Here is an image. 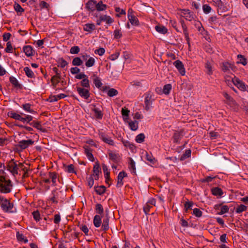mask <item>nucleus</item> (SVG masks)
Instances as JSON below:
<instances>
[{
  "mask_svg": "<svg viewBox=\"0 0 248 248\" xmlns=\"http://www.w3.org/2000/svg\"><path fill=\"white\" fill-rule=\"evenodd\" d=\"M183 136V131H180L175 132L173 135V142L175 143H178Z\"/></svg>",
  "mask_w": 248,
  "mask_h": 248,
  "instance_id": "obj_25",
  "label": "nucleus"
},
{
  "mask_svg": "<svg viewBox=\"0 0 248 248\" xmlns=\"http://www.w3.org/2000/svg\"><path fill=\"white\" fill-rule=\"evenodd\" d=\"M145 139V136L144 134L140 133L139 135H138L136 137V141L138 143H142L144 141Z\"/></svg>",
  "mask_w": 248,
  "mask_h": 248,
  "instance_id": "obj_53",
  "label": "nucleus"
},
{
  "mask_svg": "<svg viewBox=\"0 0 248 248\" xmlns=\"http://www.w3.org/2000/svg\"><path fill=\"white\" fill-rule=\"evenodd\" d=\"M213 2L215 6L218 8V13H219V12L222 13L227 10V7L224 5L221 0H213Z\"/></svg>",
  "mask_w": 248,
  "mask_h": 248,
  "instance_id": "obj_11",
  "label": "nucleus"
},
{
  "mask_svg": "<svg viewBox=\"0 0 248 248\" xmlns=\"http://www.w3.org/2000/svg\"><path fill=\"white\" fill-rule=\"evenodd\" d=\"M214 209L218 211L217 214L222 215L229 212V207L227 205H222V204L220 203L216 204L214 206Z\"/></svg>",
  "mask_w": 248,
  "mask_h": 248,
  "instance_id": "obj_4",
  "label": "nucleus"
},
{
  "mask_svg": "<svg viewBox=\"0 0 248 248\" xmlns=\"http://www.w3.org/2000/svg\"><path fill=\"white\" fill-rule=\"evenodd\" d=\"M180 22L181 24L183 30V32L185 35V38L187 41V43L188 46H190V38L189 37L188 32L187 30V28L186 25L185 23L184 20L182 19H180Z\"/></svg>",
  "mask_w": 248,
  "mask_h": 248,
  "instance_id": "obj_12",
  "label": "nucleus"
},
{
  "mask_svg": "<svg viewBox=\"0 0 248 248\" xmlns=\"http://www.w3.org/2000/svg\"><path fill=\"white\" fill-rule=\"evenodd\" d=\"M247 210V206L245 205L241 204L236 207L235 212L237 214H240L243 212L246 211Z\"/></svg>",
  "mask_w": 248,
  "mask_h": 248,
  "instance_id": "obj_41",
  "label": "nucleus"
},
{
  "mask_svg": "<svg viewBox=\"0 0 248 248\" xmlns=\"http://www.w3.org/2000/svg\"><path fill=\"white\" fill-rule=\"evenodd\" d=\"M95 192L99 195H101L104 194L106 191V187L104 186H101L95 187Z\"/></svg>",
  "mask_w": 248,
  "mask_h": 248,
  "instance_id": "obj_40",
  "label": "nucleus"
},
{
  "mask_svg": "<svg viewBox=\"0 0 248 248\" xmlns=\"http://www.w3.org/2000/svg\"><path fill=\"white\" fill-rule=\"evenodd\" d=\"M139 122L137 121L128 122V125L131 130L136 131L138 128Z\"/></svg>",
  "mask_w": 248,
  "mask_h": 248,
  "instance_id": "obj_33",
  "label": "nucleus"
},
{
  "mask_svg": "<svg viewBox=\"0 0 248 248\" xmlns=\"http://www.w3.org/2000/svg\"><path fill=\"white\" fill-rule=\"evenodd\" d=\"M77 91L78 94L85 99H88L90 97V92L88 88H84L77 86Z\"/></svg>",
  "mask_w": 248,
  "mask_h": 248,
  "instance_id": "obj_6",
  "label": "nucleus"
},
{
  "mask_svg": "<svg viewBox=\"0 0 248 248\" xmlns=\"http://www.w3.org/2000/svg\"><path fill=\"white\" fill-rule=\"evenodd\" d=\"M191 150L190 149H188L186 150L185 152L181 156L180 159L181 161H183L186 159L187 158H188L191 155Z\"/></svg>",
  "mask_w": 248,
  "mask_h": 248,
  "instance_id": "obj_44",
  "label": "nucleus"
},
{
  "mask_svg": "<svg viewBox=\"0 0 248 248\" xmlns=\"http://www.w3.org/2000/svg\"><path fill=\"white\" fill-rule=\"evenodd\" d=\"M107 8L106 4H103L102 1H99L96 3V9L98 11H102L105 10Z\"/></svg>",
  "mask_w": 248,
  "mask_h": 248,
  "instance_id": "obj_31",
  "label": "nucleus"
},
{
  "mask_svg": "<svg viewBox=\"0 0 248 248\" xmlns=\"http://www.w3.org/2000/svg\"><path fill=\"white\" fill-rule=\"evenodd\" d=\"M156 31L161 33L165 34L167 32L168 30L162 25H157L155 27Z\"/></svg>",
  "mask_w": 248,
  "mask_h": 248,
  "instance_id": "obj_37",
  "label": "nucleus"
},
{
  "mask_svg": "<svg viewBox=\"0 0 248 248\" xmlns=\"http://www.w3.org/2000/svg\"><path fill=\"white\" fill-rule=\"evenodd\" d=\"M32 215L33 216V218L36 222L39 221L41 219L40 214L38 210L34 211L32 212Z\"/></svg>",
  "mask_w": 248,
  "mask_h": 248,
  "instance_id": "obj_50",
  "label": "nucleus"
},
{
  "mask_svg": "<svg viewBox=\"0 0 248 248\" xmlns=\"http://www.w3.org/2000/svg\"><path fill=\"white\" fill-rule=\"evenodd\" d=\"M16 237L18 240L19 241L23 242L24 243H27L28 242V240L25 238L24 235L22 233H20L19 232H17Z\"/></svg>",
  "mask_w": 248,
  "mask_h": 248,
  "instance_id": "obj_55",
  "label": "nucleus"
},
{
  "mask_svg": "<svg viewBox=\"0 0 248 248\" xmlns=\"http://www.w3.org/2000/svg\"><path fill=\"white\" fill-rule=\"evenodd\" d=\"M129 168L130 170H132V172L134 173H136V167H135V162L133 160V159L130 157L129 158Z\"/></svg>",
  "mask_w": 248,
  "mask_h": 248,
  "instance_id": "obj_43",
  "label": "nucleus"
},
{
  "mask_svg": "<svg viewBox=\"0 0 248 248\" xmlns=\"http://www.w3.org/2000/svg\"><path fill=\"white\" fill-rule=\"evenodd\" d=\"M49 176L50 178L51 179L53 184L56 183V180L57 178L56 173L55 172H49Z\"/></svg>",
  "mask_w": 248,
  "mask_h": 248,
  "instance_id": "obj_63",
  "label": "nucleus"
},
{
  "mask_svg": "<svg viewBox=\"0 0 248 248\" xmlns=\"http://www.w3.org/2000/svg\"><path fill=\"white\" fill-rule=\"evenodd\" d=\"M80 51V48L78 46H72L70 50V53L72 54H77Z\"/></svg>",
  "mask_w": 248,
  "mask_h": 248,
  "instance_id": "obj_58",
  "label": "nucleus"
},
{
  "mask_svg": "<svg viewBox=\"0 0 248 248\" xmlns=\"http://www.w3.org/2000/svg\"><path fill=\"white\" fill-rule=\"evenodd\" d=\"M234 68L233 64L228 62H224L222 63L221 69L224 72H229L230 70L233 71Z\"/></svg>",
  "mask_w": 248,
  "mask_h": 248,
  "instance_id": "obj_14",
  "label": "nucleus"
},
{
  "mask_svg": "<svg viewBox=\"0 0 248 248\" xmlns=\"http://www.w3.org/2000/svg\"><path fill=\"white\" fill-rule=\"evenodd\" d=\"M83 148L84 149V153L85 155H86L88 158L91 161H94V157L93 155L92 154L93 150L91 149V148H90L87 145H84L83 147Z\"/></svg>",
  "mask_w": 248,
  "mask_h": 248,
  "instance_id": "obj_16",
  "label": "nucleus"
},
{
  "mask_svg": "<svg viewBox=\"0 0 248 248\" xmlns=\"http://www.w3.org/2000/svg\"><path fill=\"white\" fill-rule=\"evenodd\" d=\"M154 96L153 93L149 92L145 93V109L147 110H149L154 100V99L153 98Z\"/></svg>",
  "mask_w": 248,
  "mask_h": 248,
  "instance_id": "obj_5",
  "label": "nucleus"
},
{
  "mask_svg": "<svg viewBox=\"0 0 248 248\" xmlns=\"http://www.w3.org/2000/svg\"><path fill=\"white\" fill-rule=\"evenodd\" d=\"M122 142L125 147L129 148L131 150H133L135 148L134 145L127 140H122Z\"/></svg>",
  "mask_w": 248,
  "mask_h": 248,
  "instance_id": "obj_57",
  "label": "nucleus"
},
{
  "mask_svg": "<svg viewBox=\"0 0 248 248\" xmlns=\"http://www.w3.org/2000/svg\"><path fill=\"white\" fill-rule=\"evenodd\" d=\"M78 232L75 231L72 232L71 230L65 231L63 232V235L65 238L68 239L69 241H72L73 239L77 238L78 235Z\"/></svg>",
  "mask_w": 248,
  "mask_h": 248,
  "instance_id": "obj_9",
  "label": "nucleus"
},
{
  "mask_svg": "<svg viewBox=\"0 0 248 248\" xmlns=\"http://www.w3.org/2000/svg\"><path fill=\"white\" fill-rule=\"evenodd\" d=\"M152 206L150 205L149 203H146V204L143 207V211L145 214H148L151 208H152Z\"/></svg>",
  "mask_w": 248,
  "mask_h": 248,
  "instance_id": "obj_64",
  "label": "nucleus"
},
{
  "mask_svg": "<svg viewBox=\"0 0 248 248\" xmlns=\"http://www.w3.org/2000/svg\"><path fill=\"white\" fill-rule=\"evenodd\" d=\"M0 207L2 210L6 213H14V204L8 200L4 198L1 204Z\"/></svg>",
  "mask_w": 248,
  "mask_h": 248,
  "instance_id": "obj_3",
  "label": "nucleus"
},
{
  "mask_svg": "<svg viewBox=\"0 0 248 248\" xmlns=\"http://www.w3.org/2000/svg\"><path fill=\"white\" fill-rule=\"evenodd\" d=\"M193 214L197 217H200L202 216V212L198 208H194L193 209Z\"/></svg>",
  "mask_w": 248,
  "mask_h": 248,
  "instance_id": "obj_60",
  "label": "nucleus"
},
{
  "mask_svg": "<svg viewBox=\"0 0 248 248\" xmlns=\"http://www.w3.org/2000/svg\"><path fill=\"white\" fill-rule=\"evenodd\" d=\"M93 175H94V179L97 180L99 178V175L100 172V167L98 162L95 163L93 168Z\"/></svg>",
  "mask_w": 248,
  "mask_h": 248,
  "instance_id": "obj_19",
  "label": "nucleus"
},
{
  "mask_svg": "<svg viewBox=\"0 0 248 248\" xmlns=\"http://www.w3.org/2000/svg\"><path fill=\"white\" fill-rule=\"evenodd\" d=\"M231 79L232 80V82L233 83V84L237 86L239 89H240L241 90H244L245 89V85L238 78H237L235 76H234V78Z\"/></svg>",
  "mask_w": 248,
  "mask_h": 248,
  "instance_id": "obj_13",
  "label": "nucleus"
},
{
  "mask_svg": "<svg viewBox=\"0 0 248 248\" xmlns=\"http://www.w3.org/2000/svg\"><path fill=\"white\" fill-rule=\"evenodd\" d=\"M212 193L215 196H221L223 194V191L221 188L216 187L212 189Z\"/></svg>",
  "mask_w": 248,
  "mask_h": 248,
  "instance_id": "obj_38",
  "label": "nucleus"
},
{
  "mask_svg": "<svg viewBox=\"0 0 248 248\" xmlns=\"http://www.w3.org/2000/svg\"><path fill=\"white\" fill-rule=\"evenodd\" d=\"M23 115V114H21V115L17 114L14 112H11L9 113L8 116L10 117L11 118H12L13 119H15V120L20 121L21 119V117Z\"/></svg>",
  "mask_w": 248,
  "mask_h": 248,
  "instance_id": "obj_39",
  "label": "nucleus"
},
{
  "mask_svg": "<svg viewBox=\"0 0 248 248\" xmlns=\"http://www.w3.org/2000/svg\"><path fill=\"white\" fill-rule=\"evenodd\" d=\"M118 92L117 90L111 88L110 89L108 92V95L109 97H113L114 96H116L118 94Z\"/></svg>",
  "mask_w": 248,
  "mask_h": 248,
  "instance_id": "obj_52",
  "label": "nucleus"
},
{
  "mask_svg": "<svg viewBox=\"0 0 248 248\" xmlns=\"http://www.w3.org/2000/svg\"><path fill=\"white\" fill-rule=\"evenodd\" d=\"M205 67L207 69L206 73L208 75H212L213 73L212 63L209 61H207L205 64Z\"/></svg>",
  "mask_w": 248,
  "mask_h": 248,
  "instance_id": "obj_36",
  "label": "nucleus"
},
{
  "mask_svg": "<svg viewBox=\"0 0 248 248\" xmlns=\"http://www.w3.org/2000/svg\"><path fill=\"white\" fill-rule=\"evenodd\" d=\"M95 29V26L94 24L87 23L84 25L83 30L86 31L91 32Z\"/></svg>",
  "mask_w": 248,
  "mask_h": 248,
  "instance_id": "obj_28",
  "label": "nucleus"
},
{
  "mask_svg": "<svg viewBox=\"0 0 248 248\" xmlns=\"http://www.w3.org/2000/svg\"><path fill=\"white\" fill-rule=\"evenodd\" d=\"M82 63L83 62L79 57H76L72 61V64L74 66H80Z\"/></svg>",
  "mask_w": 248,
  "mask_h": 248,
  "instance_id": "obj_46",
  "label": "nucleus"
},
{
  "mask_svg": "<svg viewBox=\"0 0 248 248\" xmlns=\"http://www.w3.org/2000/svg\"><path fill=\"white\" fill-rule=\"evenodd\" d=\"M30 145H31V140H22L18 142L17 146L21 149H25Z\"/></svg>",
  "mask_w": 248,
  "mask_h": 248,
  "instance_id": "obj_20",
  "label": "nucleus"
},
{
  "mask_svg": "<svg viewBox=\"0 0 248 248\" xmlns=\"http://www.w3.org/2000/svg\"><path fill=\"white\" fill-rule=\"evenodd\" d=\"M80 85L84 88H90V83L89 80L88 79V77L84 78L80 82Z\"/></svg>",
  "mask_w": 248,
  "mask_h": 248,
  "instance_id": "obj_45",
  "label": "nucleus"
},
{
  "mask_svg": "<svg viewBox=\"0 0 248 248\" xmlns=\"http://www.w3.org/2000/svg\"><path fill=\"white\" fill-rule=\"evenodd\" d=\"M171 89V85L170 84L165 85L163 89V93L165 94H169Z\"/></svg>",
  "mask_w": 248,
  "mask_h": 248,
  "instance_id": "obj_54",
  "label": "nucleus"
},
{
  "mask_svg": "<svg viewBox=\"0 0 248 248\" xmlns=\"http://www.w3.org/2000/svg\"><path fill=\"white\" fill-rule=\"evenodd\" d=\"M39 7L41 9H46L47 10H49V5L44 1H41L39 3Z\"/></svg>",
  "mask_w": 248,
  "mask_h": 248,
  "instance_id": "obj_56",
  "label": "nucleus"
},
{
  "mask_svg": "<svg viewBox=\"0 0 248 248\" xmlns=\"http://www.w3.org/2000/svg\"><path fill=\"white\" fill-rule=\"evenodd\" d=\"M100 139L105 143L113 145L114 144L113 140L109 137L102 133L100 135Z\"/></svg>",
  "mask_w": 248,
  "mask_h": 248,
  "instance_id": "obj_23",
  "label": "nucleus"
},
{
  "mask_svg": "<svg viewBox=\"0 0 248 248\" xmlns=\"http://www.w3.org/2000/svg\"><path fill=\"white\" fill-rule=\"evenodd\" d=\"M130 111L124 108H122V114L124 117V120L126 122V120H127V117L129 116Z\"/></svg>",
  "mask_w": 248,
  "mask_h": 248,
  "instance_id": "obj_48",
  "label": "nucleus"
},
{
  "mask_svg": "<svg viewBox=\"0 0 248 248\" xmlns=\"http://www.w3.org/2000/svg\"><path fill=\"white\" fill-rule=\"evenodd\" d=\"M12 185L11 181L3 176H0V192L8 193L11 192Z\"/></svg>",
  "mask_w": 248,
  "mask_h": 248,
  "instance_id": "obj_2",
  "label": "nucleus"
},
{
  "mask_svg": "<svg viewBox=\"0 0 248 248\" xmlns=\"http://www.w3.org/2000/svg\"><path fill=\"white\" fill-rule=\"evenodd\" d=\"M95 211L96 213L101 215L103 214L104 209L102 205L100 203H97L95 206Z\"/></svg>",
  "mask_w": 248,
  "mask_h": 248,
  "instance_id": "obj_47",
  "label": "nucleus"
},
{
  "mask_svg": "<svg viewBox=\"0 0 248 248\" xmlns=\"http://www.w3.org/2000/svg\"><path fill=\"white\" fill-rule=\"evenodd\" d=\"M32 126H33L34 128L42 130V125L41 122L37 120L36 119L33 120V118L32 117Z\"/></svg>",
  "mask_w": 248,
  "mask_h": 248,
  "instance_id": "obj_35",
  "label": "nucleus"
},
{
  "mask_svg": "<svg viewBox=\"0 0 248 248\" xmlns=\"http://www.w3.org/2000/svg\"><path fill=\"white\" fill-rule=\"evenodd\" d=\"M223 96L226 99V102L227 104L229 105H233L235 104V101L227 93H223Z\"/></svg>",
  "mask_w": 248,
  "mask_h": 248,
  "instance_id": "obj_29",
  "label": "nucleus"
},
{
  "mask_svg": "<svg viewBox=\"0 0 248 248\" xmlns=\"http://www.w3.org/2000/svg\"><path fill=\"white\" fill-rule=\"evenodd\" d=\"M93 222L95 227H99L102 222L101 216L98 215H95L93 217Z\"/></svg>",
  "mask_w": 248,
  "mask_h": 248,
  "instance_id": "obj_27",
  "label": "nucleus"
},
{
  "mask_svg": "<svg viewBox=\"0 0 248 248\" xmlns=\"http://www.w3.org/2000/svg\"><path fill=\"white\" fill-rule=\"evenodd\" d=\"M31 121V116L29 115H26L25 114H23L20 120V121L23 122L24 124H27L29 123Z\"/></svg>",
  "mask_w": 248,
  "mask_h": 248,
  "instance_id": "obj_49",
  "label": "nucleus"
},
{
  "mask_svg": "<svg viewBox=\"0 0 248 248\" xmlns=\"http://www.w3.org/2000/svg\"><path fill=\"white\" fill-rule=\"evenodd\" d=\"M93 83L94 84H95V86L98 88H100L102 85V83L100 80V79H99V78L98 77H96L94 80H93Z\"/></svg>",
  "mask_w": 248,
  "mask_h": 248,
  "instance_id": "obj_59",
  "label": "nucleus"
},
{
  "mask_svg": "<svg viewBox=\"0 0 248 248\" xmlns=\"http://www.w3.org/2000/svg\"><path fill=\"white\" fill-rule=\"evenodd\" d=\"M9 80H10V81L11 83V84L15 87L17 88H21L20 84H19L18 80H17V79L16 78H15L13 76H11L10 77Z\"/></svg>",
  "mask_w": 248,
  "mask_h": 248,
  "instance_id": "obj_32",
  "label": "nucleus"
},
{
  "mask_svg": "<svg viewBox=\"0 0 248 248\" xmlns=\"http://www.w3.org/2000/svg\"><path fill=\"white\" fill-rule=\"evenodd\" d=\"M92 106L93 107L92 110L94 112L95 118L97 119H102L103 115L102 112L98 108H96L95 105H92Z\"/></svg>",
  "mask_w": 248,
  "mask_h": 248,
  "instance_id": "obj_21",
  "label": "nucleus"
},
{
  "mask_svg": "<svg viewBox=\"0 0 248 248\" xmlns=\"http://www.w3.org/2000/svg\"><path fill=\"white\" fill-rule=\"evenodd\" d=\"M65 170L68 173H76V171L74 170V166L72 164H70L65 166Z\"/></svg>",
  "mask_w": 248,
  "mask_h": 248,
  "instance_id": "obj_51",
  "label": "nucleus"
},
{
  "mask_svg": "<svg viewBox=\"0 0 248 248\" xmlns=\"http://www.w3.org/2000/svg\"><path fill=\"white\" fill-rule=\"evenodd\" d=\"M146 158L148 161L153 164H154L156 161L155 158H154L151 155H149L148 153H146Z\"/></svg>",
  "mask_w": 248,
  "mask_h": 248,
  "instance_id": "obj_61",
  "label": "nucleus"
},
{
  "mask_svg": "<svg viewBox=\"0 0 248 248\" xmlns=\"http://www.w3.org/2000/svg\"><path fill=\"white\" fill-rule=\"evenodd\" d=\"M109 217L107 214L105 218L103 219L101 229L102 231H107L109 229Z\"/></svg>",
  "mask_w": 248,
  "mask_h": 248,
  "instance_id": "obj_22",
  "label": "nucleus"
},
{
  "mask_svg": "<svg viewBox=\"0 0 248 248\" xmlns=\"http://www.w3.org/2000/svg\"><path fill=\"white\" fill-rule=\"evenodd\" d=\"M181 16L189 21L194 19V15L193 12H190L188 9L181 10Z\"/></svg>",
  "mask_w": 248,
  "mask_h": 248,
  "instance_id": "obj_7",
  "label": "nucleus"
},
{
  "mask_svg": "<svg viewBox=\"0 0 248 248\" xmlns=\"http://www.w3.org/2000/svg\"><path fill=\"white\" fill-rule=\"evenodd\" d=\"M128 18L130 23L134 26H138L139 21L138 18L133 14V11L131 9H129L128 11Z\"/></svg>",
  "mask_w": 248,
  "mask_h": 248,
  "instance_id": "obj_8",
  "label": "nucleus"
},
{
  "mask_svg": "<svg viewBox=\"0 0 248 248\" xmlns=\"http://www.w3.org/2000/svg\"><path fill=\"white\" fill-rule=\"evenodd\" d=\"M102 168L104 173L105 174V178L106 179V181L107 183H108V181L110 180L109 172L108 170L107 165H106L105 164H102Z\"/></svg>",
  "mask_w": 248,
  "mask_h": 248,
  "instance_id": "obj_30",
  "label": "nucleus"
},
{
  "mask_svg": "<svg viewBox=\"0 0 248 248\" xmlns=\"http://www.w3.org/2000/svg\"><path fill=\"white\" fill-rule=\"evenodd\" d=\"M23 52L27 57L31 56V46H26L23 47Z\"/></svg>",
  "mask_w": 248,
  "mask_h": 248,
  "instance_id": "obj_42",
  "label": "nucleus"
},
{
  "mask_svg": "<svg viewBox=\"0 0 248 248\" xmlns=\"http://www.w3.org/2000/svg\"><path fill=\"white\" fill-rule=\"evenodd\" d=\"M126 176L127 174L124 171H121L119 173L117 177V183L116 185L117 187H121L124 185L123 179L124 177H126Z\"/></svg>",
  "mask_w": 248,
  "mask_h": 248,
  "instance_id": "obj_17",
  "label": "nucleus"
},
{
  "mask_svg": "<svg viewBox=\"0 0 248 248\" xmlns=\"http://www.w3.org/2000/svg\"><path fill=\"white\" fill-rule=\"evenodd\" d=\"M108 154L110 160L113 161L115 163H118L120 161V155L119 154L116 153V152L109 151Z\"/></svg>",
  "mask_w": 248,
  "mask_h": 248,
  "instance_id": "obj_15",
  "label": "nucleus"
},
{
  "mask_svg": "<svg viewBox=\"0 0 248 248\" xmlns=\"http://www.w3.org/2000/svg\"><path fill=\"white\" fill-rule=\"evenodd\" d=\"M6 168L14 176L18 174L19 172L22 171L23 178L29 177L31 172L29 164L21 163L17 164L14 159H11L8 162Z\"/></svg>",
  "mask_w": 248,
  "mask_h": 248,
  "instance_id": "obj_1",
  "label": "nucleus"
},
{
  "mask_svg": "<svg viewBox=\"0 0 248 248\" xmlns=\"http://www.w3.org/2000/svg\"><path fill=\"white\" fill-rule=\"evenodd\" d=\"M173 65L177 69L181 75L184 76L186 73L185 69L182 62L180 60H177L173 62Z\"/></svg>",
  "mask_w": 248,
  "mask_h": 248,
  "instance_id": "obj_10",
  "label": "nucleus"
},
{
  "mask_svg": "<svg viewBox=\"0 0 248 248\" xmlns=\"http://www.w3.org/2000/svg\"><path fill=\"white\" fill-rule=\"evenodd\" d=\"M101 21L105 22L108 24H110L113 22L114 20L110 16L107 15H101L100 16Z\"/></svg>",
  "mask_w": 248,
  "mask_h": 248,
  "instance_id": "obj_26",
  "label": "nucleus"
},
{
  "mask_svg": "<svg viewBox=\"0 0 248 248\" xmlns=\"http://www.w3.org/2000/svg\"><path fill=\"white\" fill-rule=\"evenodd\" d=\"M84 60H87V58H89V59L86 61L85 63V65L87 67H92L94 65L95 61L94 58L90 57L89 55H86L82 56Z\"/></svg>",
  "mask_w": 248,
  "mask_h": 248,
  "instance_id": "obj_18",
  "label": "nucleus"
},
{
  "mask_svg": "<svg viewBox=\"0 0 248 248\" xmlns=\"http://www.w3.org/2000/svg\"><path fill=\"white\" fill-rule=\"evenodd\" d=\"M97 1L94 0H90L86 4V7L89 10L93 11L96 9Z\"/></svg>",
  "mask_w": 248,
  "mask_h": 248,
  "instance_id": "obj_24",
  "label": "nucleus"
},
{
  "mask_svg": "<svg viewBox=\"0 0 248 248\" xmlns=\"http://www.w3.org/2000/svg\"><path fill=\"white\" fill-rule=\"evenodd\" d=\"M61 76H53L51 79V82L54 88H56L57 85L60 82Z\"/></svg>",
  "mask_w": 248,
  "mask_h": 248,
  "instance_id": "obj_34",
  "label": "nucleus"
},
{
  "mask_svg": "<svg viewBox=\"0 0 248 248\" xmlns=\"http://www.w3.org/2000/svg\"><path fill=\"white\" fill-rule=\"evenodd\" d=\"M203 11L204 13L208 14L211 11V7L207 4H204L203 5Z\"/></svg>",
  "mask_w": 248,
  "mask_h": 248,
  "instance_id": "obj_62",
  "label": "nucleus"
}]
</instances>
